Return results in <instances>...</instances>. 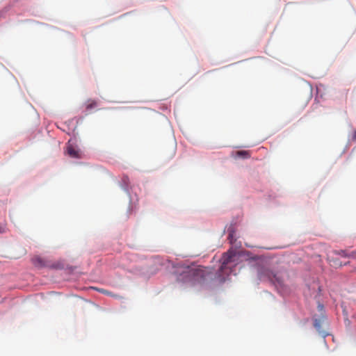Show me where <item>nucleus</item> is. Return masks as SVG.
<instances>
[{
	"label": "nucleus",
	"mask_w": 356,
	"mask_h": 356,
	"mask_svg": "<svg viewBox=\"0 0 356 356\" xmlns=\"http://www.w3.org/2000/svg\"><path fill=\"white\" fill-rule=\"evenodd\" d=\"M210 277L209 269L206 267L191 266L183 268L179 280L184 282H202Z\"/></svg>",
	"instance_id": "f257e3e1"
},
{
	"label": "nucleus",
	"mask_w": 356,
	"mask_h": 356,
	"mask_svg": "<svg viewBox=\"0 0 356 356\" xmlns=\"http://www.w3.org/2000/svg\"><path fill=\"white\" fill-rule=\"evenodd\" d=\"M236 253L232 250H229L227 252L225 253L222 257V264L220 267V270H223L227 268V265L234 261L233 258L235 257Z\"/></svg>",
	"instance_id": "f03ea898"
},
{
	"label": "nucleus",
	"mask_w": 356,
	"mask_h": 356,
	"mask_svg": "<svg viewBox=\"0 0 356 356\" xmlns=\"http://www.w3.org/2000/svg\"><path fill=\"white\" fill-rule=\"evenodd\" d=\"M67 153L72 158H74V159L81 158V153H80L79 150L72 145H69L67 147Z\"/></svg>",
	"instance_id": "7ed1b4c3"
},
{
	"label": "nucleus",
	"mask_w": 356,
	"mask_h": 356,
	"mask_svg": "<svg viewBox=\"0 0 356 356\" xmlns=\"http://www.w3.org/2000/svg\"><path fill=\"white\" fill-rule=\"evenodd\" d=\"M259 275H260L261 279L263 278L264 277H266L270 281H273L274 278L275 279L276 278L275 275L273 272H271L270 270H269L268 269H264V270H261L259 273Z\"/></svg>",
	"instance_id": "20e7f679"
},
{
	"label": "nucleus",
	"mask_w": 356,
	"mask_h": 356,
	"mask_svg": "<svg viewBox=\"0 0 356 356\" xmlns=\"http://www.w3.org/2000/svg\"><path fill=\"white\" fill-rule=\"evenodd\" d=\"M32 262L35 266L39 267V268L46 266V264H45L44 261H43V259L39 257H33L32 259Z\"/></svg>",
	"instance_id": "39448f33"
},
{
	"label": "nucleus",
	"mask_w": 356,
	"mask_h": 356,
	"mask_svg": "<svg viewBox=\"0 0 356 356\" xmlns=\"http://www.w3.org/2000/svg\"><path fill=\"white\" fill-rule=\"evenodd\" d=\"M99 292L102 293H104L105 295H107V296H111V297H113L115 298H120L121 297L117 294H114L112 292L109 291H107L106 289H96Z\"/></svg>",
	"instance_id": "423d86ee"
},
{
	"label": "nucleus",
	"mask_w": 356,
	"mask_h": 356,
	"mask_svg": "<svg viewBox=\"0 0 356 356\" xmlns=\"http://www.w3.org/2000/svg\"><path fill=\"white\" fill-rule=\"evenodd\" d=\"M236 155L238 156L242 157L243 159H247L250 156L249 152L245 151V150H241V151L236 152Z\"/></svg>",
	"instance_id": "0eeeda50"
},
{
	"label": "nucleus",
	"mask_w": 356,
	"mask_h": 356,
	"mask_svg": "<svg viewBox=\"0 0 356 356\" xmlns=\"http://www.w3.org/2000/svg\"><path fill=\"white\" fill-rule=\"evenodd\" d=\"M97 106V102L95 100H89L86 105V109L90 110Z\"/></svg>",
	"instance_id": "6e6552de"
},
{
	"label": "nucleus",
	"mask_w": 356,
	"mask_h": 356,
	"mask_svg": "<svg viewBox=\"0 0 356 356\" xmlns=\"http://www.w3.org/2000/svg\"><path fill=\"white\" fill-rule=\"evenodd\" d=\"M314 325V327H316V329L319 332H322V330H321V319H315Z\"/></svg>",
	"instance_id": "1a4fd4ad"
},
{
	"label": "nucleus",
	"mask_w": 356,
	"mask_h": 356,
	"mask_svg": "<svg viewBox=\"0 0 356 356\" xmlns=\"http://www.w3.org/2000/svg\"><path fill=\"white\" fill-rule=\"evenodd\" d=\"M318 307H319V309H320L321 310H322V309H323V306L322 305H318Z\"/></svg>",
	"instance_id": "9d476101"
},
{
	"label": "nucleus",
	"mask_w": 356,
	"mask_h": 356,
	"mask_svg": "<svg viewBox=\"0 0 356 356\" xmlns=\"http://www.w3.org/2000/svg\"><path fill=\"white\" fill-rule=\"evenodd\" d=\"M232 238V234H229V238Z\"/></svg>",
	"instance_id": "9b49d317"
},
{
	"label": "nucleus",
	"mask_w": 356,
	"mask_h": 356,
	"mask_svg": "<svg viewBox=\"0 0 356 356\" xmlns=\"http://www.w3.org/2000/svg\"><path fill=\"white\" fill-rule=\"evenodd\" d=\"M355 137H356V131L355 132Z\"/></svg>",
	"instance_id": "f8f14e48"
}]
</instances>
